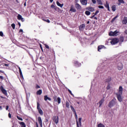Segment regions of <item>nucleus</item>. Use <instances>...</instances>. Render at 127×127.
Listing matches in <instances>:
<instances>
[{
	"label": "nucleus",
	"instance_id": "2eb2a0df",
	"mask_svg": "<svg viewBox=\"0 0 127 127\" xmlns=\"http://www.w3.org/2000/svg\"><path fill=\"white\" fill-rule=\"evenodd\" d=\"M122 23L123 24H127V17H124V19L122 21Z\"/></svg>",
	"mask_w": 127,
	"mask_h": 127
},
{
	"label": "nucleus",
	"instance_id": "423d86ee",
	"mask_svg": "<svg viewBox=\"0 0 127 127\" xmlns=\"http://www.w3.org/2000/svg\"><path fill=\"white\" fill-rule=\"evenodd\" d=\"M54 102H58V103L59 104L61 103V98L60 97H58L57 96H55L53 98Z\"/></svg>",
	"mask_w": 127,
	"mask_h": 127
},
{
	"label": "nucleus",
	"instance_id": "4468645a",
	"mask_svg": "<svg viewBox=\"0 0 127 127\" xmlns=\"http://www.w3.org/2000/svg\"><path fill=\"white\" fill-rule=\"evenodd\" d=\"M19 124L21 127H26V125H25L24 122H19Z\"/></svg>",
	"mask_w": 127,
	"mask_h": 127
},
{
	"label": "nucleus",
	"instance_id": "72a5a7b5",
	"mask_svg": "<svg viewBox=\"0 0 127 127\" xmlns=\"http://www.w3.org/2000/svg\"><path fill=\"white\" fill-rule=\"evenodd\" d=\"M98 127H105V125L100 123V124L98 125Z\"/></svg>",
	"mask_w": 127,
	"mask_h": 127
},
{
	"label": "nucleus",
	"instance_id": "0e129e2a",
	"mask_svg": "<svg viewBox=\"0 0 127 127\" xmlns=\"http://www.w3.org/2000/svg\"><path fill=\"white\" fill-rule=\"evenodd\" d=\"M1 110H2V107H1V106H0V111H1Z\"/></svg>",
	"mask_w": 127,
	"mask_h": 127
},
{
	"label": "nucleus",
	"instance_id": "a19ab883",
	"mask_svg": "<svg viewBox=\"0 0 127 127\" xmlns=\"http://www.w3.org/2000/svg\"><path fill=\"white\" fill-rule=\"evenodd\" d=\"M17 119H18V120H19V121H23V119H22V118L19 117L18 116H17Z\"/></svg>",
	"mask_w": 127,
	"mask_h": 127
},
{
	"label": "nucleus",
	"instance_id": "a878e982",
	"mask_svg": "<svg viewBox=\"0 0 127 127\" xmlns=\"http://www.w3.org/2000/svg\"><path fill=\"white\" fill-rule=\"evenodd\" d=\"M74 64L77 66V67H79V66H81V64H79L78 61L75 62Z\"/></svg>",
	"mask_w": 127,
	"mask_h": 127
},
{
	"label": "nucleus",
	"instance_id": "774afa93",
	"mask_svg": "<svg viewBox=\"0 0 127 127\" xmlns=\"http://www.w3.org/2000/svg\"><path fill=\"white\" fill-rule=\"evenodd\" d=\"M36 127H38V124L36 123Z\"/></svg>",
	"mask_w": 127,
	"mask_h": 127
},
{
	"label": "nucleus",
	"instance_id": "39448f33",
	"mask_svg": "<svg viewBox=\"0 0 127 127\" xmlns=\"http://www.w3.org/2000/svg\"><path fill=\"white\" fill-rule=\"evenodd\" d=\"M0 89L3 95H5V96H7V91L3 88V86L1 85L0 86Z\"/></svg>",
	"mask_w": 127,
	"mask_h": 127
},
{
	"label": "nucleus",
	"instance_id": "aec40b11",
	"mask_svg": "<svg viewBox=\"0 0 127 127\" xmlns=\"http://www.w3.org/2000/svg\"><path fill=\"white\" fill-rule=\"evenodd\" d=\"M57 4L58 5V6H60V7H63V5H64V4H61L59 2V1H57Z\"/></svg>",
	"mask_w": 127,
	"mask_h": 127
},
{
	"label": "nucleus",
	"instance_id": "ea45409f",
	"mask_svg": "<svg viewBox=\"0 0 127 127\" xmlns=\"http://www.w3.org/2000/svg\"><path fill=\"white\" fill-rule=\"evenodd\" d=\"M51 7H52V8H54V9L56 10V8H57V7H56L54 4H52L51 6Z\"/></svg>",
	"mask_w": 127,
	"mask_h": 127
},
{
	"label": "nucleus",
	"instance_id": "f257e3e1",
	"mask_svg": "<svg viewBox=\"0 0 127 127\" xmlns=\"http://www.w3.org/2000/svg\"><path fill=\"white\" fill-rule=\"evenodd\" d=\"M117 99L118 101L120 102H123V97H122V95H123V87L120 86L119 92L117 94Z\"/></svg>",
	"mask_w": 127,
	"mask_h": 127
},
{
	"label": "nucleus",
	"instance_id": "1a4fd4ad",
	"mask_svg": "<svg viewBox=\"0 0 127 127\" xmlns=\"http://www.w3.org/2000/svg\"><path fill=\"white\" fill-rule=\"evenodd\" d=\"M82 5H87V0H79Z\"/></svg>",
	"mask_w": 127,
	"mask_h": 127
},
{
	"label": "nucleus",
	"instance_id": "79ce46f5",
	"mask_svg": "<svg viewBox=\"0 0 127 127\" xmlns=\"http://www.w3.org/2000/svg\"><path fill=\"white\" fill-rule=\"evenodd\" d=\"M11 26L13 29H15V24L14 23L12 24Z\"/></svg>",
	"mask_w": 127,
	"mask_h": 127
},
{
	"label": "nucleus",
	"instance_id": "c9c22d12",
	"mask_svg": "<svg viewBox=\"0 0 127 127\" xmlns=\"http://www.w3.org/2000/svg\"><path fill=\"white\" fill-rule=\"evenodd\" d=\"M112 9L113 11H116V6L114 5L112 7Z\"/></svg>",
	"mask_w": 127,
	"mask_h": 127
},
{
	"label": "nucleus",
	"instance_id": "ddd939ff",
	"mask_svg": "<svg viewBox=\"0 0 127 127\" xmlns=\"http://www.w3.org/2000/svg\"><path fill=\"white\" fill-rule=\"evenodd\" d=\"M123 68H124V65L122 64H121L120 65L118 66V69L120 71H121V70H123Z\"/></svg>",
	"mask_w": 127,
	"mask_h": 127
},
{
	"label": "nucleus",
	"instance_id": "473e14b6",
	"mask_svg": "<svg viewBox=\"0 0 127 127\" xmlns=\"http://www.w3.org/2000/svg\"><path fill=\"white\" fill-rule=\"evenodd\" d=\"M113 32L114 33V36H117V35H118V33H119V31H118V30H116Z\"/></svg>",
	"mask_w": 127,
	"mask_h": 127
},
{
	"label": "nucleus",
	"instance_id": "f8f14e48",
	"mask_svg": "<svg viewBox=\"0 0 127 127\" xmlns=\"http://www.w3.org/2000/svg\"><path fill=\"white\" fill-rule=\"evenodd\" d=\"M125 40V39L124 38V37H121L120 38L119 42L120 45H121L122 44V42H124V41Z\"/></svg>",
	"mask_w": 127,
	"mask_h": 127
},
{
	"label": "nucleus",
	"instance_id": "7ed1b4c3",
	"mask_svg": "<svg viewBox=\"0 0 127 127\" xmlns=\"http://www.w3.org/2000/svg\"><path fill=\"white\" fill-rule=\"evenodd\" d=\"M37 109L39 112V114H40L41 116H43V111L41 110V108H40V104L38 102L37 103Z\"/></svg>",
	"mask_w": 127,
	"mask_h": 127
},
{
	"label": "nucleus",
	"instance_id": "393cba45",
	"mask_svg": "<svg viewBox=\"0 0 127 127\" xmlns=\"http://www.w3.org/2000/svg\"><path fill=\"white\" fill-rule=\"evenodd\" d=\"M42 94V90L40 89L37 91V95H41Z\"/></svg>",
	"mask_w": 127,
	"mask_h": 127
},
{
	"label": "nucleus",
	"instance_id": "dca6fc26",
	"mask_svg": "<svg viewBox=\"0 0 127 127\" xmlns=\"http://www.w3.org/2000/svg\"><path fill=\"white\" fill-rule=\"evenodd\" d=\"M85 24H82L79 26V29L80 30H83L84 28H85Z\"/></svg>",
	"mask_w": 127,
	"mask_h": 127
},
{
	"label": "nucleus",
	"instance_id": "5701e85b",
	"mask_svg": "<svg viewBox=\"0 0 127 127\" xmlns=\"http://www.w3.org/2000/svg\"><path fill=\"white\" fill-rule=\"evenodd\" d=\"M88 9L89 10V11H95V9L93 7H89Z\"/></svg>",
	"mask_w": 127,
	"mask_h": 127
},
{
	"label": "nucleus",
	"instance_id": "f3484780",
	"mask_svg": "<svg viewBox=\"0 0 127 127\" xmlns=\"http://www.w3.org/2000/svg\"><path fill=\"white\" fill-rule=\"evenodd\" d=\"M105 101V100L104 99H102L100 101H99V108H101L102 105H103V103Z\"/></svg>",
	"mask_w": 127,
	"mask_h": 127
},
{
	"label": "nucleus",
	"instance_id": "a211bd4d",
	"mask_svg": "<svg viewBox=\"0 0 127 127\" xmlns=\"http://www.w3.org/2000/svg\"><path fill=\"white\" fill-rule=\"evenodd\" d=\"M70 11H72V12H76V9L73 7V6H71Z\"/></svg>",
	"mask_w": 127,
	"mask_h": 127
},
{
	"label": "nucleus",
	"instance_id": "c85d7f7f",
	"mask_svg": "<svg viewBox=\"0 0 127 127\" xmlns=\"http://www.w3.org/2000/svg\"><path fill=\"white\" fill-rule=\"evenodd\" d=\"M97 1L98 2V4H100V5H102L103 2H102L101 0H97Z\"/></svg>",
	"mask_w": 127,
	"mask_h": 127
},
{
	"label": "nucleus",
	"instance_id": "bb28decb",
	"mask_svg": "<svg viewBox=\"0 0 127 127\" xmlns=\"http://www.w3.org/2000/svg\"><path fill=\"white\" fill-rule=\"evenodd\" d=\"M111 81H112V78L110 77L106 79V82H107V83H109V82H111Z\"/></svg>",
	"mask_w": 127,
	"mask_h": 127
},
{
	"label": "nucleus",
	"instance_id": "052dcab7",
	"mask_svg": "<svg viewBox=\"0 0 127 127\" xmlns=\"http://www.w3.org/2000/svg\"><path fill=\"white\" fill-rule=\"evenodd\" d=\"M124 32L125 34H127V30H125Z\"/></svg>",
	"mask_w": 127,
	"mask_h": 127
},
{
	"label": "nucleus",
	"instance_id": "49530a36",
	"mask_svg": "<svg viewBox=\"0 0 127 127\" xmlns=\"http://www.w3.org/2000/svg\"><path fill=\"white\" fill-rule=\"evenodd\" d=\"M92 2L94 3V4H95L96 3L97 1L96 0H92Z\"/></svg>",
	"mask_w": 127,
	"mask_h": 127
},
{
	"label": "nucleus",
	"instance_id": "f03ea898",
	"mask_svg": "<svg viewBox=\"0 0 127 127\" xmlns=\"http://www.w3.org/2000/svg\"><path fill=\"white\" fill-rule=\"evenodd\" d=\"M116 99H113L112 101H111L110 102H109V104L108 105V107L109 108H113V107H114V106H115V105H116Z\"/></svg>",
	"mask_w": 127,
	"mask_h": 127
},
{
	"label": "nucleus",
	"instance_id": "603ef678",
	"mask_svg": "<svg viewBox=\"0 0 127 127\" xmlns=\"http://www.w3.org/2000/svg\"><path fill=\"white\" fill-rule=\"evenodd\" d=\"M36 88V89H40V86L38 85H37Z\"/></svg>",
	"mask_w": 127,
	"mask_h": 127
},
{
	"label": "nucleus",
	"instance_id": "b1692460",
	"mask_svg": "<svg viewBox=\"0 0 127 127\" xmlns=\"http://www.w3.org/2000/svg\"><path fill=\"white\" fill-rule=\"evenodd\" d=\"M104 47L105 46H104L103 45L99 46L98 47V51L100 52V50H101V49H102V48H104Z\"/></svg>",
	"mask_w": 127,
	"mask_h": 127
},
{
	"label": "nucleus",
	"instance_id": "09e8293b",
	"mask_svg": "<svg viewBox=\"0 0 127 127\" xmlns=\"http://www.w3.org/2000/svg\"><path fill=\"white\" fill-rule=\"evenodd\" d=\"M0 36H3V33H2V32H0Z\"/></svg>",
	"mask_w": 127,
	"mask_h": 127
},
{
	"label": "nucleus",
	"instance_id": "37998d69",
	"mask_svg": "<svg viewBox=\"0 0 127 127\" xmlns=\"http://www.w3.org/2000/svg\"><path fill=\"white\" fill-rule=\"evenodd\" d=\"M44 21H46V22H48V23H50V20L49 19H43Z\"/></svg>",
	"mask_w": 127,
	"mask_h": 127
},
{
	"label": "nucleus",
	"instance_id": "4c0bfd02",
	"mask_svg": "<svg viewBox=\"0 0 127 127\" xmlns=\"http://www.w3.org/2000/svg\"><path fill=\"white\" fill-rule=\"evenodd\" d=\"M118 1L120 3H125V1H124V0H118Z\"/></svg>",
	"mask_w": 127,
	"mask_h": 127
},
{
	"label": "nucleus",
	"instance_id": "13d9d810",
	"mask_svg": "<svg viewBox=\"0 0 127 127\" xmlns=\"http://www.w3.org/2000/svg\"><path fill=\"white\" fill-rule=\"evenodd\" d=\"M19 32H23V30L22 29H20Z\"/></svg>",
	"mask_w": 127,
	"mask_h": 127
},
{
	"label": "nucleus",
	"instance_id": "9b49d317",
	"mask_svg": "<svg viewBox=\"0 0 127 127\" xmlns=\"http://www.w3.org/2000/svg\"><path fill=\"white\" fill-rule=\"evenodd\" d=\"M75 7L76 8V9H81L82 8L81 5L79 4V3H75Z\"/></svg>",
	"mask_w": 127,
	"mask_h": 127
},
{
	"label": "nucleus",
	"instance_id": "8fccbe9b",
	"mask_svg": "<svg viewBox=\"0 0 127 127\" xmlns=\"http://www.w3.org/2000/svg\"><path fill=\"white\" fill-rule=\"evenodd\" d=\"M68 91L69 93L71 95V96H73V94L72 93V91H71V90H70L69 89H68Z\"/></svg>",
	"mask_w": 127,
	"mask_h": 127
},
{
	"label": "nucleus",
	"instance_id": "2f4dec72",
	"mask_svg": "<svg viewBox=\"0 0 127 127\" xmlns=\"http://www.w3.org/2000/svg\"><path fill=\"white\" fill-rule=\"evenodd\" d=\"M109 35H110V36H115L114 32L111 31V32L109 33Z\"/></svg>",
	"mask_w": 127,
	"mask_h": 127
},
{
	"label": "nucleus",
	"instance_id": "0eeeda50",
	"mask_svg": "<svg viewBox=\"0 0 127 127\" xmlns=\"http://www.w3.org/2000/svg\"><path fill=\"white\" fill-rule=\"evenodd\" d=\"M53 122H54V123H55V124L57 125V124H58V122H59V118H58V116H54L53 117Z\"/></svg>",
	"mask_w": 127,
	"mask_h": 127
},
{
	"label": "nucleus",
	"instance_id": "e2e57ef3",
	"mask_svg": "<svg viewBox=\"0 0 127 127\" xmlns=\"http://www.w3.org/2000/svg\"><path fill=\"white\" fill-rule=\"evenodd\" d=\"M94 17H95V15H94L93 16H91L90 17V18H94Z\"/></svg>",
	"mask_w": 127,
	"mask_h": 127
},
{
	"label": "nucleus",
	"instance_id": "c03bdc74",
	"mask_svg": "<svg viewBox=\"0 0 127 127\" xmlns=\"http://www.w3.org/2000/svg\"><path fill=\"white\" fill-rule=\"evenodd\" d=\"M110 88H111V86H110V85H108L107 86L106 89H107V90H110Z\"/></svg>",
	"mask_w": 127,
	"mask_h": 127
},
{
	"label": "nucleus",
	"instance_id": "c756f323",
	"mask_svg": "<svg viewBox=\"0 0 127 127\" xmlns=\"http://www.w3.org/2000/svg\"><path fill=\"white\" fill-rule=\"evenodd\" d=\"M17 18L19 20H20L22 18V16L20 14H18L17 16Z\"/></svg>",
	"mask_w": 127,
	"mask_h": 127
},
{
	"label": "nucleus",
	"instance_id": "338daca9",
	"mask_svg": "<svg viewBox=\"0 0 127 127\" xmlns=\"http://www.w3.org/2000/svg\"><path fill=\"white\" fill-rule=\"evenodd\" d=\"M50 2H53V0H50Z\"/></svg>",
	"mask_w": 127,
	"mask_h": 127
},
{
	"label": "nucleus",
	"instance_id": "864d4df0",
	"mask_svg": "<svg viewBox=\"0 0 127 127\" xmlns=\"http://www.w3.org/2000/svg\"><path fill=\"white\" fill-rule=\"evenodd\" d=\"M8 118H9L10 119L11 118V114H10V113H8Z\"/></svg>",
	"mask_w": 127,
	"mask_h": 127
},
{
	"label": "nucleus",
	"instance_id": "20e7f679",
	"mask_svg": "<svg viewBox=\"0 0 127 127\" xmlns=\"http://www.w3.org/2000/svg\"><path fill=\"white\" fill-rule=\"evenodd\" d=\"M119 41H120V40H119V39L114 38L111 40L110 43L111 44H112V45H115V44H117V43H118Z\"/></svg>",
	"mask_w": 127,
	"mask_h": 127
},
{
	"label": "nucleus",
	"instance_id": "a18cd8bd",
	"mask_svg": "<svg viewBox=\"0 0 127 127\" xmlns=\"http://www.w3.org/2000/svg\"><path fill=\"white\" fill-rule=\"evenodd\" d=\"M44 45H45L46 48H47V49H49V46H48L46 44H45Z\"/></svg>",
	"mask_w": 127,
	"mask_h": 127
},
{
	"label": "nucleus",
	"instance_id": "bf43d9fd",
	"mask_svg": "<svg viewBox=\"0 0 127 127\" xmlns=\"http://www.w3.org/2000/svg\"><path fill=\"white\" fill-rule=\"evenodd\" d=\"M1 99H6L5 97H4L3 96H0Z\"/></svg>",
	"mask_w": 127,
	"mask_h": 127
},
{
	"label": "nucleus",
	"instance_id": "de8ad7c7",
	"mask_svg": "<svg viewBox=\"0 0 127 127\" xmlns=\"http://www.w3.org/2000/svg\"><path fill=\"white\" fill-rule=\"evenodd\" d=\"M98 8H102V9H103V8H104V6L99 5V6H98Z\"/></svg>",
	"mask_w": 127,
	"mask_h": 127
},
{
	"label": "nucleus",
	"instance_id": "f704fd0d",
	"mask_svg": "<svg viewBox=\"0 0 127 127\" xmlns=\"http://www.w3.org/2000/svg\"><path fill=\"white\" fill-rule=\"evenodd\" d=\"M85 14H86V15H90V14H91V12L89 11H86Z\"/></svg>",
	"mask_w": 127,
	"mask_h": 127
},
{
	"label": "nucleus",
	"instance_id": "4d7b16f0",
	"mask_svg": "<svg viewBox=\"0 0 127 127\" xmlns=\"http://www.w3.org/2000/svg\"><path fill=\"white\" fill-rule=\"evenodd\" d=\"M20 20H21V21L23 22V21H24V19L23 18H22Z\"/></svg>",
	"mask_w": 127,
	"mask_h": 127
},
{
	"label": "nucleus",
	"instance_id": "412c9836",
	"mask_svg": "<svg viewBox=\"0 0 127 127\" xmlns=\"http://www.w3.org/2000/svg\"><path fill=\"white\" fill-rule=\"evenodd\" d=\"M105 7L108 9V10H110V6L109 5V3H108V1L106 2V4L105 5Z\"/></svg>",
	"mask_w": 127,
	"mask_h": 127
},
{
	"label": "nucleus",
	"instance_id": "4be33fe9",
	"mask_svg": "<svg viewBox=\"0 0 127 127\" xmlns=\"http://www.w3.org/2000/svg\"><path fill=\"white\" fill-rule=\"evenodd\" d=\"M18 69H19V74H20V76L22 78H23V75H22V72L21 71V69H20V67H18Z\"/></svg>",
	"mask_w": 127,
	"mask_h": 127
},
{
	"label": "nucleus",
	"instance_id": "e433bc0d",
	"mask_svg": "<svg viewBox=\"0 0 127 127\" xmlns=\"http://www.w3.org/2000/svg\"><path fill=\"white\" fill-rule=\"evenodd\" d=\"M118 18V16H115L111 21V22H114V21H115L116 20V19H117V18Z\"/></svg>",
	"mask_w": 127,
	"mask_h": 127
},
{
	"label": "nucleus",
	"instance_id": "3c124183",
	"mask_svg": "<svg viewBox=\"0 0 127 127\" xmlns=\"http://www.w3.org/2000/svg\"><path fill=\"white\" fill-rule=\"evenodd\" d=\"M9 108V107L8 105L6 106V108H5L6 111H8Z\"/></svg>",
	"mask_w": 127,
	"mask_h": 127
},
{
	"label": "nucleus",
	"instance_id": "6e6552de",
	"mask_svg": "<svg viewBox=\"0 0 127 127\" xmlns=\"http://www.w3.org/2000/svg\"><path fill=\"white\" fill-rule=\"evenodd\" d=\"M81 121H82V118H79L78 119V121H76V126L77 127H80V126H81Z\"/></svg>",
	"mask_w": 127,
	"mask_h": 127
},
{
	"label": "nucleus",
	"instance_id": "6e6d98bb",
	"mask_svg": "<svg viewBox=\"0 0 127 127\" xmlns=\"http://www.w3.org/2000/svg\"><path fill=\"white\" fill-rule=\"evenodd\" d=\"M0 79H1L2 80H3V76H0Z\"/></svg>",
	"mask_w": 127,
	"mask_h": 127
},
{
	"label": "nucleus",
	"instance_id": "680f3d73",
	"mask_svg": "<svg viewBox=\"0 0 127 127\" xmlns=\"http://www.w3.org/2000/svg\"><path fill=\"white\" fill-rule=\"evenodd\" d=\"M94 19H96V20H98V17H94Z\"/></svg>",
	"mask_w": 127,
	"mask_h": 127
},
{
	"label": "nucleus",
	"instance_id": "7c9ffc66",
	"mask_svg": "<svg viewBox=\"0 0 127 127\" xmlns=\"http://www.w3.org/2000/svg\"><path fill=\"white\" fill-rule=\"evenodd\" d=\"M70 108H71V111H72L73 113H75V114H76V111H75V109H74V107H73V106H70Z\"/></svg>",
	"mask_w": 127,
	"mask_h": 127
},
{
	"label": "nucleus",
	"instance_id": "58836bf2",
	"mask_svg": "<svg viewBox=\"0 0 127 127\" xmlns=\"http://www.w3.org/2000/svg\"><path fill=\"white\" fill-rule=\"evenodd\" d=\"M99 12H100L99 10H96L95 13H93V14H94V15L95 16V15H97L98 13H99Z\"/></svg>",
	"mask_w": 127,
	"mask_h": 127
},
{
	"label": "nucleus",
	"instance_id": "9d476101",
	"mask_svg": "<svg viewBox=\"0 0 127 127\" xmlns=\"http://www.w3.org/2000/svg\"><path fill=\"white\" fill-rule=\"evenodd\" d=\"M38 121L39 122L40 127H42V119H41V117H39L38 118Z\"/></svg>",
	"mask_w": 127,
	"mask_h": 127
},
{
	"label": "nucleus",
	"instance_id": "6ab92c4d",
	"mask_svg": "<svg viewBox=\"0 0 127 127\" xmlns=\"http://www.w3.org/2000/svg\"><path fill=\"white\" fill-rule=\"evenodd\" d=\"M44 100L45 101H47V100H48L49 101H51V98L48 97L47 95H45L44 96Z\"/></svg>",
	"mask_w": 127,
	"mask_h": 127
},
{
	"label": "nucleus",
	"instance_id": "cd10ccee",
	"mask_svg": "<svg viewBox=\"0 0 127 127\" xmlns=\"http://www.w3.org/2000/svg\"><path fill=\"white\" fill-rule=\"evenodd\" d=\"M65 106H66V108H67V109H69V108H70V105H69V102L68 101L66 102Z\"/></svg>",
	"mask_w": 127,
	"mask_h": 127
},
{
	"label": "nucleus",
	"instance_id": "5fc2aeb1",
	"mask_svg": "<svg viewBox=\"0 0 127 127\" xmlns=\"http://www.w3.org/2000/svg\"><path fill=\"white\" fill-rule=\"evenodd\" d=\"M9 65V64H4L3 65V66H8Z\"/></svg>",
	"mask_w": 127,
	"mask_h": 127
},
{
	"label": "nucleus",
	"instance_id": "69168bd1",
	"mask_svg": "<svg viewBox=\"0 0 127 127\" xmlns=\"http://www.w3.org/2000/svg\"><path fill=\"white\" fill-rule=\"evenodd\" d=\"M89 23H90V21H88L87 22V24H89Z\"/></svg>",
	"mask_w": 127,
	"mask_h": 127
}]
</instances>
